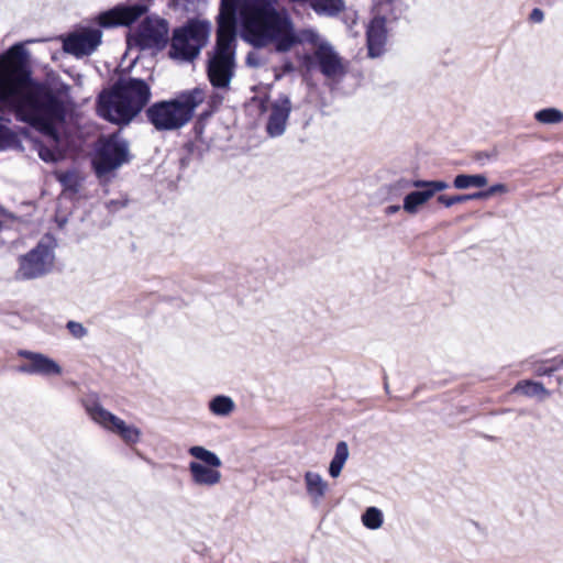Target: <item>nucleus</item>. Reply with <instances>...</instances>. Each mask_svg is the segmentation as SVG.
Wrapping results in <instances>:
<instances>
[{"mask_svg":"<svg viewBox=\"0 0 563 563\" xmlns=\"http://www.w3.org/2000/svg\"><path fill=\"white\" fill-rule=\"evenodd\" d=\"M102 32L100 29L85 27L81 31L70 33L63 42L66 53L76 57L91 55L101 44Z\"/></svg>","mask_w":563,"mask_h":563,"instance_id":"nucleus-12","label":"nucleus"},{"mask_svg":"<svg viewBox=\"0 0 563 563\" xmlns=\"http://www.w3.org/2000/svg\"><path fill=\"white\" fill-rule=\"evenodd\" d=\"M473 159L478 163L481 166H484L487 162H493L497 159V151H479L473 155Z\"/></svg>","mask_w":563,"mask_h":563,"instance_id":"nucleus-33","label":"nucleus"},{"mask_svg":"<svg viewBox=\"0 0 563 563\" xmlns=\"http://www.w3.org/2000/svg\"><path fill=\"white\" fill-rule=\"evenodd\" d=\"M384 522L383 512L377 507H368L362 515V523L371 530H376Z\"/></svg>","mask_w":563,"mask_h":563,"instance_id":"nucleus-26","label":"nucleus"},{"mask_svg":"<svg viewBox=\"0 0 563 563\" xmlns=\"http://www.w3.org/2000/svg\"><path fill=\"white\" fill-rule=\"evenodd\" d=\"M245 64L253 68H258L263 65V59L257 52H249L245 58Z\"/></svg>","mask_w":563,"mask_h":563,"instance_id":"nucleus-35","label":"nucleus"},{"mask_svg":"<svg viewBox=\"0 0 563 563\" xmlns=\"http://www.w3.org/2000/svg\"><path fill=\"white\" fill-rule=\"evenodd\" d=\"M19 268L15 272L18 280L42 278L53 271L55 253L48 244L38 242L35 247L19 257Z\"/></svg>","mask_w":563,"mask_h":563,"instance_id":"nucleus-8","label":"nucleus"},{"mask_svg":"<svg viewBox=\"0 0 563 563\" xmlns=\"http://www.w3.org/2000/svg\"><path fill=\"white\" fill-rule=\"evenodd\" d=\"M438 202L443 205L446 208L452 207L455 203L465 202L468 200H475L474 192L473 194H464V195H456V196H446V195H440L437 198Z\"/></svg>","mask_w":563,"mask_h":563,"instance_id":"nucleus-28","label":"nucleus"},{"mask_svg":"<svg viewBox=\"0 0 563 563\" xmlns=\"http://www.w3.org/2000/svg\"><path fill=\"white\" fill-rule=\"evenodd\" d=\"M244 0H221L220 10H230L233 12L234 10H240Z\"/></svg>","mask_w":563,"mask_h":563,"instance_id":"nucleus-36","label":"nucleus"},{"mask_svg":"<svg viewBox=\"0 0 563 563\" xmlns=\"http://www.w3.org/2000/svg\"><path fill=\"white\" fill-rule=\"evenodd\" d=\"M38 156L46 163H55L59 159L60 154L53 148L45 146L42 143L36 144Z\"/></svg>","mask_w":563,"mask_h":563,"instance_id":"nucleus-31","label":"nucleus"},{"mask_svg":"<svg viewBox=\"0 0 563 563\" xmlns=\"http://www.w3.org/2000/svg\"><path fill=\"white\" fill-rule=\"evenodd\" d=\"M349 445L345 441L336 443L334 455L329 465V474L331 477L336 478L340 476L345 462L349 459Z\"/></svg>","mask_w":563,"mask_h":563,"instance_id":"nucleus-20","label":"nucleus"},{"mask_svg":"<svg viewBox=\"0 0 563 563\" xmlns=\"http://www.w3.org/2000/svg\"><path fill=\"white\" fill-rule=\"evenodd\" d=\"M188 453L206 466L220 467L222 465L220 457L203 446L194 445L189 448Z\"/></svg>","mask_w":563,"mask_h":563,"instance_id":"nucleus-22","label":"nucleus"},{"mask_svg":"<svg viewBox=\"0 0 563 563\" xmlns=\"http://www.w3.org/2000/svg\"><path fill=\"white\" fill-rule=\"evenodd\" d=\"M514 390L528 397L549 396L550 394L542 383L530 379L519 382Z\"/></svg>","mask_w":563,"mask_h":563,"instance_id":"nucleus-23","label":"nucleus"},{"mask_svg":"<svg viewBox=\"0 0 563 563\" xmlns=\"http://www.w3.org/2000/svg\"><path fill=\"white\" fill-rule=\"evenodd\" d=\"M431 198L426 187H415V190L405 196L402 209L409 214H417Z\"/></svg>","mask_w":563,"mask_h":563,"instance_id":"nucleus-19","label":"nucleus"},{"mask_svg":"<svg viewBox=\"0 0 563 563\" xmlns=\"http://www.w3.org/2000/svg\"><path fill=\"white\" fill-rule=\"evenodd\" d=\"M488 179L484 174H459L453 179V186L456 189L464 190L468 188H483Z\"/></svg>","mask_w":563,"mask_h":563,"instance_id":"nucleus-21","label":"nucleus"},{"mask_svg":"<svg viewBox=\"0 0 563 563\" xmlns=\"http://www.w3.org/2000/svg\"><path fill=\"white\" fill-rule=\"evenodd\" d=\"M66 328L75 339H82L88 334V330L82 325V323L77 321H68L66 323Z\"/></svg>","mask_w":563,"mask_h":563,"instance_id":"nucleus-32","label":"nucleus"},{"mask_svg":"<svg viewBox=\"0 0 563 563\" xmlns=\"http://www.w3.org/2000/svg\"><path fill=\"white\" fill-rule=\"evenodd\" d=\"M534 119L542 124H558L563 122V111L556 108H544L534 113Z\"/></svg>","mask_w":563,"mask_h":563,"instance_id":"nucleus-25","label":"nucleus"},{"mask_svg":"<svg viewBox=\"0 0 563 563\" xmlns=\"http://www.w3.org/2000/svg\"><path fill=\"white\" fill-rule=\"evenodd\" d=\"M285 73H290L294 70V65L291 62H286L283 66Z\"/></svg>","mask_w":563,"mask_h":563,"instance_id":"nucleus-41","label":"nucleus"},{"mask_svg":"<svg viewBox=\"0 0 563 563\" xmlns=\"http://www.w3.org/2000/svg\"><path fill=\"white\" fill-rule=\"evenodd\" d=\"M209 409L213 415L228 416L234 409V402L230 397L219 395L210 400Z\"/></svg>","mask_w":563,"mask_h":563,"instance_id":"nucleus-24","label":"nucleus"},{"mask_svg":"<svg viewBox=\"0 0 563 563\" xmlns=\"http://www.w3.org/2000/svg\"><path fill=\"white\" fill-rule=\"evenodd\" d=\"M147 0H141L133 4H118L103 11L96 18L101 27L129 26L148 11Z\"/></svg>","mask_w":563,"mask_h":563,"instance_id":"nucleus-11","label":"nucleus"},{"mask_svg":"<svg viewBox=\"0 0 563 563\" xmlns=\"http://www.w3.org/2000/svg\"><path fill=\"white\" fill-rule=\"evenodd\" d=\"M0 102L14 110L18 121L27 123L55 144L59 142L57 125L65 122V104L51 88L32 79L29 52L21 43L0 55Z\"/></svg>","mask_w":563,"mask_h":563,"instance_id":"nucleus-1","label":"nucleus"},{"mask_svg":"<svg viewBox=\"0 0 563 563\" xmlns=\"http://www.w3.org/2000/svg\"><path fill=\"white\" fill-rule=\"evenodd\" d=\"M214 46L207 52L206 73L210 85L220 90L230 88L236 69V24L240 10H219Z\"/></svg>","mask_w":563,"mask_h":563,"instance_id":"nucleus-3","label":"nucleus"},{"mask_svg":"<svg viewBox=\"0 0 563 563\" xmlns=\"http://www.w3.org/2000/svg\"><path fill=\"white\" fill-rule=\"evenodd\" d=\"M386 38V19L377 15L371 21L366 31V43L369 57L375 58L383 54Z\"/></svg>","mask_w":563,"mask_h":563,"instance_id":"nucleus-15","label":"nucleus"},{"mask_svg":"<svg viewBox=\"0 0 563 563\" xmlns=\"http://www.w3.org/2000/svg\"><path fill=\"white\" fill-rule=\"evenodd\" d=\"M241 36L254 48L271 47L285 54L302 43L317 44L319 34L313 29L297 31L285 9L276 0H244L241 7Z\"/></svg>","mask_w":563,"mask_h":563,"instance_id":"nucleus-2","label":"nucleus"},{"mask_svg":"<svg viewBox=\"0 0 563 563\" xmlns=\"http://www.w3.org/2000/svg\"><path fill=\"white\" fill-rule=\"evenodd\" d=\"M314 57L325 77H334L343 71L341 58L329 43H321L314 52Z\"/></svg>","mask_w":563,"mask_h":563,"instance_id":"nucleus-16","label":"nucleus"},{"mask_svg":"<svg viewBox=\"0 0 563 563\" xmlns=\"http://www.w3.org/2000/svg\"><path fill=\"white\" fill-rule=\"evenodd\" d=\"M202 0H172L173 7L177 11L194 13L198 11Z\"/></svg>","mask_w":563,"mask_h":563,"instance_id":"nucleus-29","label":"nucleus"},{"mask_svg":"<svg viewBox=\"0 0 563 563\" xmlns=\"http://www.w3.org/2000/svg\"><path fill=\"white\" fill-rule=\"evenodd\" d=\"M508 187L505 184H495L488 187L486 190L474 192L475 200L487 199L497 194H507Z\"/></svg>","mask_w":563,"mask_h":563,"instance_id":"nucleus-30","label":"nucleus"},{"mask_svg":"<svg viewBox=\"0 0 563 563\" xmlns=\"http://www.w3.org/2000/svg\"><path fill=\"white\" fill-rule=\"evenodd\" d=\"M291 109L290 98L285 93L272 102L266 123V132L271 137H278L285 133Z\"/></svg>","mask_w":563,"mask_h":563,"instance_id":"nucleus-14","label":"nucleus"},{"mask_svg":"<svg viewBox=\"0 0 563 563\" xmlns=\"http://www.w3.org/2000/svg\"><path fill=\"white\" fill-rule=\"evenodd\" d=\"M544 19V13L541 9L534 8L530 13V20L536 23H541Z\"/></svg>","mask_w":563,"mask_h":563,"instance_id":"nucleus-38","label":"nucleus"},{"mask_svg":"<svg viewBox=\"0 0 563 563\" xmlns=\"http://www.w3.org/2000/svg\"><path fill=\"white\" fill-rule=\"evenodd\" d=\"M91 419L104 429L119 434L128 444H135L140 441L141 431L134 426L126 424L122 419L104 409L99 404L87 408Z\"/></svg>","mask_w":563,"mask_h":563,"instance_id":"nucleus-10","label":"nucleus"},{"mask_svg":"<svg viewBox=\"0 0 563 563\" xmlns=\"http://www.w3.org/2000/svg\"><path fill=\"white\" fill-rule=\"evenodd\" d=\"M151 96V87L144 79L120 77L98 96V114L111 123L126 125L142 112Z\"/></svg>","mask_w":563,"mask_h":563,"instance_id":"nucleus-4","label":"nucleus"},{"mask_svg":"<svg viewBox=\"0 0 563 563\" xmlns=\"http://www.w3.org/2000/svg\"><path fill=\"white\" fill-rule=\"evenodd\" d=\"M18 355L27 360V363L18 366V372L27 375L58 376L63 369L60 365L47 355L29 350H20Z\"/></svg>","mask_w":563,"mask_h":563,"instance_id":"nucleus-13","label":"nucleus"},{"mask_svg":"<svg viewBox=\"0 0 563 563\" xmlns=\"http://www.w3.org/2000/svg\"><path fill=\"white\" fill-rule=\"evenodd\" d=\"M547 363H549V360L533 362L534 374L537 376H551L554 373V368H551V366H545Z\"/></svg>","mask_w":563,"mask_h":563,"instance_id":"nucleus-34","label":"nucleus"},{"mask_svg":"<svg viewBox=\"0 0 563 563\" xmlns=\"http://www.w3.org/2000/svg\"><path fill=\"white\" fill-rule=\"evenodd\" d=\"M400 208L401 207L399 205H390L385 208V214L391 216L394 213H397L400 210Z\"/></svg>","mask_w":563,"mask_h":563,"instance_id":"nucleus-40","label":"nucleus"},{"mask_svg":"<svg viewBox=\"0 0 563 563\" xmlns=\"http://www.w3.org/2000/svg\"><path fill=\"white\" fill-rule=\"evenodd\" d=\"M549 363H551V368H554V372L563 368V357H553L549 360Z\"/></svg>","mask_w":563,"mask_h":563,"instance_id":"nucleus-39","label":"nucleus"},{"mask_svg":"<svg viewBox=\"0 0 563 563\" xmlns=\"http://www.w3.org/2000/svg\"><path fill=\"white\" fill-rule=\"evenodd\" d=\"M189 472L192 483L199 486H214L221 481V473L218 467L206 466L198 461L189 463Z\"/></svg>","mask_w":563,"mask_h":563,"instance_id":"nucleus-17","label":"nucleus"},{"mask_svg":"<svg viewBox=\"0 0 563 563\" xmlns=\"http://www.w3.org/2000/svg\"><path fill=\"white\" fill-rule=\"evenodd\" d=\"M306 492L313 506H319L329 489L328 483L316 472L307 471L303 475Z\"/></svg>","mask_w":563,"mask_h":563,"instance_id":"nucleus-18","label":"nucleus"},{"mask_svg":"<svg viewBox=\"0 0 563 563\" xmlns=\"http://www.w3.org/2000/svg\"><path fill=\"white\" fill-rule=\"evenodd\" d=\"M210 31L208 21L192 20L174 30L169 56L181 62H192L206 45Z\"/></svg>","mask_w":563,"mask_h":563,"instance_id":"nucleus-6","label":"nucleus"},{"mask_svg":"<svg viewBox=\"0 0 563 563\" xmlns=\"http://www.w3.org/2000/svg\"><path fill=\"white\" fill-rule=\"evenodd\" d=\"M168 22L158 16H146L137 30L126 38L129 47L144 49H163L168 43Z\"/></svg>","mask_w":563,"mask_h":563,"instance_id":"nucleus-9","label":"nucleus"},{"mask_svg":"<svg viewBox=\"0 0 563 563\" xmlns=\"http://www.w3.org/2000/svg\"><path fill=\"white\" fill-rule=\"evenodd\" d=\"M411 187L415 188V180H409L406 178H400L391 185V189L398 191L408 190Z\"/></svg>","mask_w":563,"mask_h":563,"instance_id":"nucleus-37","label":"nucleus"},{"mask_svg":"<svg viewBox=\"0 0 563 563\" xmlns=\"http://www.w3.org/2000/svg\"><path fill=\"white\" fill-rule=\"evenodd\" d=\"M131 159L129 142L118 133L99 139L92 167L98 177L108 175Z\"/></svg>","mask_w":563,"mask_h":563,"instance_id":"nucleus-7","label":"nucleus"},{"mask_svg":"<svg viewBox=\"0 0 563 563\" xmlns=\"http://www.w3.org/2000/svg\"><path fill=\"white\" fill-rule=\"evenodd\" d=\"M205 90L196 87L183 91L176 98L152 103L146 108L145 115L156 131H176L192 119L195 110L205 101Z\"/></svg>","mask_w":563,"mask_h":563,"instance_id":"nucleus-5","label":"nucleus"},{"mask_svg":"<svg viewBox=\"0 0 563 563\" xmlns=\"http://www.w3.org/2000/svg\"><path fill=\"white\" fill-rule=\"evenodd\" d=\"M415 187H426L431 197H434L437 192L443 191L449 188V184L444 180H423L416 179Z\"/></svg>","mask_w":563,"mask_h":563,"instance_id":"nucleus-27","label":"nucleus"}]
</instances>
